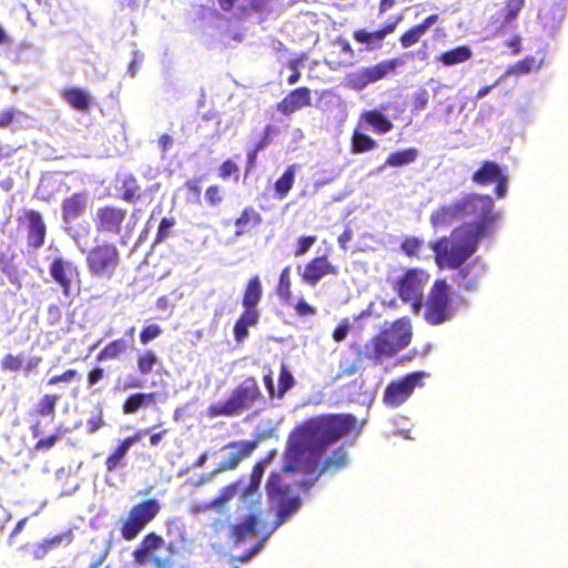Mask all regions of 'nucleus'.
Returning <instances> with one entry per match:
<instances>
[{
	"label": "nucleus",
	"instance_id": "f257e3e1",
	"mask_svg": "<svg viewBox=\"0 0 568 568\" xmlns=\"http://www.w3.org/2000/svg\"><path fill=\"white\" fill-rule=\"evenodd\" d=\"M356 425V418L346 414H329L305 420L290 434L294 436L292 454L305 448H315L321 454L328 445L348 434Z\"/></svg>",
	"mask_w": 568,
	"mask_h": 568
},
{
	"label": "nucleus",
	"instance_id": "f03ea898",
	"mask_svg": "<svg viewBox=\"0 0 568 568\" xmlns=\"http://www.w3.org/2000/svg\"><path fill=\"white\" fill-rule=\"evenodd\" d=\"M464 223L458 227L481 240L490 235L500 220L489 194L469 192L459 199Z\"/></svg>",
	"mask_w": 568,
	"mask_h": 568
},
{
	"label": "nucleus",
	"instance_id": "7ed1b4c3",
	"mask_svg": "<svg viewBox=\"0 0 568 568\" xmlns=\"http://www.w3.org/2000/svg\"><path fill=\"white\" fill-rule=\"evenodd\" d=\"M479 239L460 227H455L449 236L430 243L435 264L440 268L457 270L476 252Z\"/></svg>",
	"mask_w": 568,
	"mask_h": 568
},
{
	"label": "nucleus",
	"instance_id": "20e7f679",
	"mask_svg": "<svg viewBox=\"0 0 568 568\" xmlns=\"http://www.w3.org/2000/svg\"><path fill=\"white\" fill-rule=\"evenodd\" d=\"M263 296V285L258 275L251 276L243 290L242 312L233 326V336L241 344L248 337V328L258 324L261 312L258 304Z\"/></svg>",
	"mask_w": 568,
	"mask_h": 568
},
{
	"label": "nucleus",
	"instance_id": "39448f33",
	"mask_svg": "<svg viewBox=\"0 0 568 568\" xmlns=\"http://www.w3.org/2000/svg\"><path fill=\"white\" fill-rule=\"evenodd\" d=\"M262 393L257 381L250 376L241 382L222 404H213L207 407V415L211 418L220 416H239L258 402Z\"/></svg>",
	"mask_w": 568,
	"mask_h": 568
},
{
	"label": "nucleus",
	"instance_id": "423d86ee",
	"mask_svg": "<svg viewBox=\"0 0 568 568\" xmlns=\"http://www.w3.org/2000/svg\"><path fill=\"white\" fill-rule=\"evenodd\" d=\"M293 439L294 436L290 434L286 443L282 471L287 474L301 471L306 476H311V478L302 480L300 483V487L304 490H307L315 484V481L324 473L321 471V468H318L320 463L317 457L306 456L307 454L318 453V450H315V448H305L300 454H292V443L294 442Z\"/></svg>",
	"mask_w": 568,
	"mask_h": 568
},
{
	"label": "nucleus",
	"instance_id": "0eeeda50",
	"mask_svg": "<svg viewBox=\"0 0 568 568\" xmlns=\"http://www.w3.org/2000/svg\"><path fill=\"white\" fill-rule=\"evenodd\" d=\"M413 331L410 321L407 317L395 320L388 326H384L374 337L378 352L384 358L394 356L406 348L412 339Z\"/></svg>",
	"mask_w": 568,
	"mask_h": 568
},
{
	"label": "nucleus",
	"instance_id": "6e6552de",
	"mask_svg": "<svg viewBox=\"0 0 568 568\" xmlns=\"http://www.w3.org/2000/svg\"><path fill=\"white\" fill-rule=\"evenodd\" d=\"M429 274L418 267L407 268L393 285L399 298L409 304L413 312L418 314L423 308L424 288Z\"/></svg>",
	"mask_w": 568,
	"mask_h": 568
},
{
	"label": "nucleus",
	"instance_id": "1a4fd4ad",
	"mask_svg": "<svg viewBox=\"0 0 568 568\" xmlns=\"http://www.w3.org/2000/svg\"><path fill=\"white\" fill-rule=\"evenodd\" d=\"M452 302L449 284L445 278H437L425 301V321L430 325H439L448 321L454 313Z\"/></svg>",
	"mask_w": 568,
	"mask_h": 568
},
{
	"label": "nucleus",
	"instance_id": "9d476101",
	"mask_svg": "<svg viewBox=\"0 0 568 568\" xmlns=\"http://www.w3.org/2000/svg\"><path fill=\"white\" fill-rule=\"evenodd\" d=\"M160 510V503L155 498L144 499L133 505L121 524V537L126 541L135 539L159 515Z\"/></svg>",
	"mask_w": 568,
	"mask_h": 568
},
{
	"label": "nucleus",
	"instance_id": "9b49d317",
	"mask_svg": "<svg viewBox=\"0 0 568 568\" xmlns=\"http://www.w3.org/2000/svg\"><path fill=\"white\" fill-rule=\"evenodd\" d=\"M85 263L91 275L111 278L120 264V252L113 243L103 242L88 251Z\"/></svg>",
	"mask_w": 568,
	"mask_h": 568
},
{
	"label": "nucleus",
	"instance_id": "f8f14e48",
	"mask_svg": "<svg viewBox=\"0 0 568 568\" xmlns=\"http://www.w3.org/2000/svg\"><path fill=\"white\" fill-rule=\"evenodd\" d=\"M128 217V210L116 204H103L93 215V225L99 234L120 235Z\"/></svg>",
	"mask_w": 568,
	"mask_h": 568
},
{
	"label": "nucleus",
	"instance_id": "ddd939ff",
	"mask_svg": "<svg viewBox=\"0 0 568 568\" xmlns=\"http://www.w3.org/2000/svg\"><path fill=\"white\" fill-rule=\"evenodd\" d=\"M424 376L425 373L423 372H414L392 381L384 392L383 400L385 405L392 408L403 405L410 397L414 389L422 385Z\"/></svg>",
	"mask_w": 568,
	"mask_h": 568
},
{
	"label": "nucleus",
	"instance_id": "4468645a",
	"mask_svg": "<svg viewBox=\"0 0 568 568\" xmlns=\"http://www.w3.org/2000/svg\"><path fill=\"white\" fill-rule=\"evenodd\" d=\"M164 546V539L154 531L148 532L133 550L132 558L135 565L152 564L153 568H166L168 560L156 556V551Z\"/></svg>",
	"mask_w": 568,
	"mask_h": 568
},
{
	"label": "nucleus",
	"instance_id": "2eb2a0df",
	"mask_svg": "<svg viewBox=\"0 0 568 568\" xmlns=\"http://www.w3.org/2000/svg\"><path fill=\"white\" fill-rule=\"evenodd\" d=\"M18 224L26 231L29 247L38 250L44 245L47 225L41 212L33 209L24 210L18 217Z\"/></svg>",
	"mask_w": 568,
	"mask_h": 568
},
{
	"label": "nucleus",
	"instance_id": "dca6fc26",
	"mask_svg": "<svg viewBox=\"0 0 568 568\" xmlns=\"http://www.w3.org/2000/svg\"><path fill=\"white\" fill-rule=\"evenodd\" d=\"M471 181L481 186L496 183L495 195L503 199L507 194L508 176L505 174L498 163L494 161H484L478 170L471 175Z\"/></svg>",
	"mask_w": 568,
	"mask_h": 568
},
{
	"label": "nucleus",
	"instance_id": "f3484780",
	"mask_svg": "<svg viewBox=\"0 0 568 568\" xmlns=\"http://www.w3.org/2000/svg\"><path fill=\"white\" fill-rule=\"evenodd\" d=\"M338 266L333 264L326 255L311 258L300 272L301 281L310 286H315L326 276H337Z\"/></svg>",
	"mask_w": 568,
	"mask_h": 568
},
{
	"label": "nucleus",
	"instance_id": "a211bd4d",
	"mask_svg": "<svg viewBox=\"0 0 568 568\" xmlns=\"http://www.w3.org/2000/svg\"><path fill=\"white\" fill-rule=\"evenodd\" d=\"M50 276L58 284L64 296H70L73 281L79 282L80 272L78 266L62 257L52 260L49 268Z\"/></svg>",
	"mask_w": 568,
	"mask_h": 568
},
{
	"label": "nucleus",
	"instance_id": "6ab92c4d",
	"mask_svg": "<svg viewBox=\"0 0 568 568\" xmlns=\"http://www.w3.org/2000/svg\"><path fill=\"white\" fill-rule=\"evenodd\" d=\"M257 447L255 440H237L229 443L225 448L230 449L229 455L220 462L217 468L211 475L220 471L235 469L244 459L248 458Z\"/></svg>",
	"mask_w": 568,
	"mask_h": 568
},
{
	"label": "nucleus",
	"instance_id": "aec40b11",
	"mask_svg": "<svg viewBox=\"0 0 568 568\" xmlns=\"http://www.w3.org/2000/svg\"><path fill=\"white\" fill-rule=\"evenodd\" d=\"M223 12L231 13L239 21L247 20L252 14L266 16L271 12L270 0H247V3L236 8L240 0H216Z\"/></svg>",
	"mask_w": 568,
	"mask_h": 568
},
{
	"label": "nucleus",
	"instance_id": "412c9836",
	"mask_svg": "<svg viewBox=\"0 0 568 568\" xmlns=\"http://www.w3.org/2000/svg\"><path fill=\"white\" fill-rule=\"evenodd\" d=\"M89 207V194L79 191L65 196L61 202V219L64 224L72 225L85 215Z\"/></svg>",
	"mask_w": 568,
	"mask_h": 568
},
{
	"label": "nucleus",
	"instance_id": "4be33fe9",
	"mask_svg": "<svg viewBox=\"0 0 568 568\" xmlns=\"http://www.w3.org/2000/svg\"><path fill=\"white\" fill-rule=\"evenodd\" d=\"M312 105V91L307 87H298L290 91L276 104V110L283 115H291L298 110Z\"/></svg>",
	"mask_w": 568,
	"mask_h": 568
},
{
	"label": "nucleus",
	"instance_id": "5701e85b",
	"mask_svg": "<svg viewBox=\"0 0 568 568\" xmlns=\"http://www.w3.org/2000/svg\"><path fill=\"white\" fill-rule=\"evenodd\" d=\"M142 437L141 432H136L119 442L114 450L105 458L104 466L108 473H113L118 468L126 465V455L130 448Z\"/></svg>",
	"mask_w": 568,
	"mask_h": 568
},
{
	"label": "nucleus",
	"instance_id": "b1692460",
	"mask_svg": "<svg viewBox=\"0 0 568 568\" xmlns=\"http://www.w3.org/2000/svg\"><path fill=\"white\" fill-rule=\"evenodd\" d=\"M457 221H463L459 200L438 206L429 216V223L435 230L447 227Z\"/></svg>",
	"mask_w": 568,
	"mask_h": 568
},
{
	"label": "nucleus",
	"instance_id": "393cba45",
	"mask_svg": "<svg viewBox=\"0 0 568 568\" xmlns=\"http://www.w3.org/2000/svg\"><path fill=\"white\" fill-rule=\"evenodd\" d=\"M486 267L477 260L459 268L457 277L462 287L467 292H474L479 288L485 276Z\"/></svg>",
	"mask_w": 568,
	"mask_h": 568
},
{
	"label": "nucleus",
	"instance_id": "a878e982",
	"mask_svg": "<svg viewBox=\"0 0 568 568\" xmlns=\"http://www.w3.org/2000/svg\"><path fill=\"white\" fill-rule=\"evenodd\" d=\"M73 541V532L71 529H65L54 536L47 537L40 542L33 545V557L42 559L49 551L60 547L61 545H70Z\"/></svg>",
	"mask_w": 568,
	"mask_h": 568
},
{
	"label": "nucleus",
	"instance_id": "bb28decb",
	"mask_svg": "<svg viewBox=\"0 0 568 568\" xmlns=\"http://www.w3.org/2000/svg\"><path fill=\"white\" fill-rule=\"evenodd\" d=\"M439 16L433 13L426 17L420 23L413 26L407 31H405L400 38L399 42L403 48H410L419 42V40L426 34L432 26L438 22Z\"/></svg>",
	"mask_w": 568,
	"mask_h": 568
},
{
	"label": "nucleus",
	"instance_id": "cd10ccee",
	"mask_svg": "<svg viewBox=\"0 0 568 568\" xmlns=\"http://www.w3.org/2000/svg\"><path fill=\"white\" fill-rule=\"evenodd\" d=\"M362 123L378 134L388 133L394 129L392 120L378 109L364 111L359 116V124Z\"/></svg>",
	"mask_w": 568,
	"mask_h": 568
},
{
	"label": "nucleus",
	"instance_id": "c85d7f7f",
	"mask_svg": "<svg viewBox=\"0 0 568 568\" xmlns=\"http://www.w3.org/2000/svg\"><path fill=\"white\" fill-rule=\"evenodd\" d=\"M291 486L280 473H273L266 483V494L271 503H281L288 500Z\"/></svg>",
	"mask_w": 568,
	"mask_h": 568
},
{
	"label": "nucleus",
	"instance_id": "c756f323",
	"mask_svg": "<svg viewBox=\"0 0 568 568\" xmlns=\"http://www.w3.org/2000/svg\"><path fill=\"white\" fill-rule=\"evenodd\" d=\"M262 224V215L255 210L254 206H245L240 216L235 220V236H242L248 233L252 229Z\"/></svg>",
	"mask_w": 568,
	"mask_h": 568
},
{
	"label": "nucleus",
	"instance_id": "7c9ffc66",
	"mask_svg": "<svg viewBox=\"0 0 568 568\" xmlns=\"http://www.w3.org/2000/svg\"><path fill=\"white\" fill-rule=\"evenodd\" d=\"M131 341L116 338L109 342L97 355L99 362L119 359L121 356L132 349Z\"/></svg>",
	"mask_w": 568,
	"mask_h": 568
},
{
	"label": "nucleus",
	"instance_id": "2f4dec72",
	"mask_svg": "<svg viewBox=\"0 0 568 568\" xmlns=\"http://www.w3.org/2000/svg\"><path fill=\"white\" fill-rule=\"evenodd\" d=\"M30 432L34 438H39L33 446L34 450L37 452H44L51 449L63 434L61 427H57L54 432L49 436L41 437L43 430L41 428V422L39 419L32 423V425L30 426Z\"/></svg>",
	"mask_w": 568,
	"mask_h": 568
},
{
	"label": "nucleus",
	"instance_id": "473e14b6",
	"mask_svg": "<svg viewBox=\"0 0 568 568\" xmlns=\"http://www.w3.org/2000/svg\"><path fill=\"white\" fill-rule=\"evenodd\" d=\"M61 97L67 101L69 105L78 111L87 112L90 109L91 98L89 93L81 88H67L62 90Z\"/></svg>",
	"mask_w": 568,
	"mask_h": 568
},
{
	"label": "nucleus",
	"instance_id": "72a5a7b5",
	"mask_svg": "<svg viewBox=\"0 0 568 568\" xmlns=\"http://www.w3.org/2000/svg\"><path fill=\"white\" fill-rule=\"evenodd\" d=\"M156 393H134L126 397L122 404V412L125 415L135 414L141 407L146 405H154Z\"/></svg>",
	"mask_w": 568,
	"mask_h": 568
},
{
	"label": "nucleus",
	"instance_id": "f704fd0d",
	"mask_svg": "<svg viewBox=\"0 0 568 568\" xmlns=\"http://www.w3.org/2000/svg\"><path fill=\"white\" fill-rule=\"evenodd\" d=\"M473 51L468 45H458L439 54L437 60L445 67H452L468 61Z\"/></svg>",
	"mask_w": 568,
	"mask_h": 568
},
{
	"label": "nucleus",
	"instance_id": "c9c22d12",
	"mask_svg": "<svg viewBox=\"0 0 568 568\" xmlns=\"http://www.w3.org/2000/svg\"><path fill=\"white\" fill-rule=\"evenodd\" d=\"M258 518L255 515H248L244 521L232 527V538L235 542H242L247 537L254 536L258 526Z\"/></svg>",
	"mask_w": 568,
	"mask_h": 568
},
{
	"label": "nucleus",
	"instance_id": "e433bc0d",
	"mask_svg": "<svg viewBox=\"0 0 568 568\" xmlns=\"http://www.w3.org/2000/svg\"><path fill=\"white\" fill-rule=\"evenodd\" d=\"M16 254L9 251H0V271L17 287L21 286L18 268L14 264Z\"/></svg>",
	"mask_w": 568,
	"mask_h": 568
},
{
	"label": "nucleus",
	"instance_id": "4c0bfd02",
	"mask_svg": "<svg viewBox=\"0 0 568 568\" xmlns=\"http://www.w3.org/2000/svg\"><path fill=\"white\" fill-rule=\"evenodd\" d=\"M122 193L120 199L128 203H136L142 197L141 185L133 174L123 178L121 183Z\"/></svg>",
	"mask_w": 568,
	"mask_h": 568
},
{
	"label": "nucleus",
	"instance_id": "58836bf2",
	"mask_svg": "<svg viewBox=\"0 0 568 568\" xmlns=\"http://www.w3.org/2000/svg\"><path fill=\"white\" fill-rule=\"evenodd\" d=\"M398 65L397 59H390L381 61L374 65L366 67V74L371 83L379 81L386 78L388 74L394 73L396 67Z\"/></svg>",
	"mask_w": 568,
	"mask_h": 568
},
{
	"label": "nucleus",
	"instance_id": "ea45409f",
	"mask_svg": "<svg viewBox=\"0 0 568 568\" xmlns=\"http://www.w3.org/2000/svg\"><path fill=\"white\" fill-rule=\"evenodd\" d=\"M418 158V150L415 148H407L404 150L392 152L384 166L400 168L414 163Z\"/></svg>",
	"mask_w": 568,
	"mask_h": 568
},
{
	"label": "nucleus",
	"instance_id": "a19ab883",
	"mask_svg": "<svg viewBox=\"0 0 568 568\" xmlns=\"http://www.w3.org/2000/svg\"><path fill=\"white\" fill-rule=\"evenodd\" d=\"M291 286V267L285 266L281 271L278 282L275 286L276 295L278 296L280 301L285 305H291L293 301V293Z\"/></svg>",
	"mask_w": 568,
	"mask_h": 568
},
{
	"label": "nucleus",
	"instance_id": "79ce46f5",
	"mask_svg": "<svg viewBox=\"0 0 568 568\" xmlns=\"http://www.w3.org/2000/svg\"><path fill=\"white\" fill-rule=\"evenodd\" d=\"M542 67V60L537 61L535 57L527 55L516 63L509 65L506 70V74L521 77L530 73L532 70L539 71Z\"/></svg>",
	"mask_w": 568,
	"mask_h": 568
},
{
	"label": "nucleus",
	"instance_id": "37998d69",
	"mask_svg": "<svg viewBox=\"0 0 568 568\" xmlns=\"http://www.w3.org/2000/svg\"><path fill=\"white\" fill-rule=\"evenodd\" d=\"M158 365H161V359L153 349H144L136 354V369L141 375L151 374Z\"/></svg>",
	"mask_w": 568,
	"mask_h": 568
},
{
	"label": "nucleus",
	"instance_id": "c03bdc74",
	"mask_svg": "<svg viewBox=\"0 0 568 568\" xmlns=\"http://www.w3.org/2000/svg\"><path fill=\"white\" fill-rule=\"evenodd\" d=\"M296 164L288 165L283 174L275 181L274 191L278 199H284L292 190L295 181Z\"/></svg>",
	"mask_w": 568,
	"mask_h": 568
},
{
	"label": "nucleus",
	"instance_id": "a18cd8bd",
	"mask_svg": "<svg viewBox=\"0 0 568 568\" xmlns=\"http://www.w3.org/2000/svg\"><path fill=\"white\" fill-rule=\"evenodd\" d=\"M60 396L57 394H44L33 409L34 415L42 417H50L51 420L55 418V408Z\"/></svg>",
	"mask_w": 568,
	"mask_h": 568
},
{
	"label": "nucleus",
	"instance_id": "49530a36",
	"mask_svg": "<svg viewBox=\"0 0 568 568\" xmlns=\"http://www.w3.org/2000/svg\"><path fill=\"white\" fill-rule=\"evenodd\" d=\"M384 356L378 352L375 341L371 338L363 346L356 347V362L362 364L365 361H372L375 364H381Z\"/></svg>",
	"mask_w": 568,
	"mask_h": 568
},
{
	"label": "nucleus",
	"instance_id": "de8ad7c7",
	"mask_svg": "<svg viewBox=\"0 0 568 568\" xmlns=\"http://www.w3.org/2000/svg\"><path fill=\"white\" fill-rule=\"evenodd\" d=\"M347 453L343 446L336 448L332 456L327 457L322 466L321 471L334 473L343 468L347 464Z\"/></svg>",
	"mask_w": 568,
	"mask_h": 568
},
{
	"label": "nucleus",
	"instance_id": "09e8293b",
	"mask_svg": "<svg viewBox=\"0 0 568 568\" xmlns=\"http://www.w3.org/2000/svg\"><path fill=\"white\" fill-rule=\"evenodd\" d=\"M351 142L353 153H365L377 148V142L373 138L358 130L353 131Z\"/></svg>",
	"mask_w": 568,
	"mask_h": 568
},
{
	"label": "nucleus",
	"instance_id": "8fccbe9b",
	"mask_svg": "<svg viewBox=\"0 0 568 568\" xmlns=\"http://www.w3.org/2000/svg\"><path fill=\"white\" fill-rule=\"evenodd\" d=\"M280 508L276 513L275 526L282 525L291 515H293L301 506V500L297 496L291 497L288 500L276 503Z\"/></svg>",
	"mask_w": 568,
	"mask_h": 568
},
{
	"label": "nucleus",
	"instance_id": "3c124183",
	"mask_svg": "<svg viewBox=\"0 0 568 568\" xmlns=\"http://www.w3.org/2000/svg\"><path fill=\"white\" fill-rule=\"evenodd\" d=\"M525 6V0H505V7L501 9V26L510 24L515 21Z\"/></svg>",
	"mask_w": 568,
	"mask_h": 568
},
{
	"label": "nucleus",
	"instance_id": "603ef678",
	"mask_svg": "<svg viewBox=\"0 0 568 568\" xmlns=\"http://www.w3.org/2000/svg\"><path fill=\"white\" fill-rule=\"evenodd\" d=\"M353 38L358 43L371 45L372 49H378L383 45L381 33L377 30L368 32L364 29L355 30Z\"/></svg>",
	"mask_w": 568,
	"mask_h": 568
},
{
	"label": "nucleus",
	"instance_id": "864d4df0",
	"mask_svg": "<svg viewBox=\"0 0 568 568\" xmlns=\"http://www.w3.org/2000/svg\"><path fill=\"white\" fill-rule=\"evenodd\" d=\"M295 379L287 366L282 363L280 376H278V385L276 388V398H283L285 394L294 386Z\"/></svg>",
	"mask_w": 568,
	"mask_h": 568
},
{
	"label": "nucleus",
	"instance_id": "5fc2aeb1",
	"mask_svg": "<svg viewBox=\"0 0 568 568\" xmlns=\"http://www.w3.org/2000/svg\"><path fill=\"white\" fill-rule=\"evenodd\" d=\"M224 190L219 184H212L206 187L204 192V199L209 206H220L224 201Z\"/></svg>",
	"mask_w": 568,
	"mask_h": 568
},
{
	"label": "nucleus",
	"instance_id": "6e6d98bb",
	"mask_svg": "<svg viewBox=\"0 0 568 568\" xmlns=\"http://www.w3.org/2000/svg\"><path fill=\"white\" fill-rule=\"evenodd\" d=\"M424 245V241L416 236H405L400 243V251L408 257H415Z\"/></svg>",
	"mask_w": 568,
	"mask_h": 568
},
{
	"label": "nucleus",
	"instance_id": "4d7b16f0",
	"mask_svg": "<svg viewBox=\"0 0 568 568\" xmlns=\"http://www.w3.org/2000/svg\"><path fill=\"white\" fill-rule=\"evenodd\" d=\"M236 494V484H230L221 490L220 495L211 500V505L214 506V509L221 510L226 504L233 499Z\"/></svg>",
	"mask_w": 568,
	"mask_h": 568
},
{
	"label": "nucleus",
	"instance_id": "13d9d810",
	"mask_svg": "<svg viewBox=\"0 0 568 568\" xmlns=\"http://www.w3.org/2000/svg\"><path fill=\"white\" fill-rule=\"evenodd\" d=\"M278 133H280V130L276 125L266 124L263 128V132H262L260 139L254 143L253 148L257 149L258 151L264 150L272 143L273 138L276 136Z\"/></svg>",
	"mask_w": 568,
	"mask_h": 568
},
{
	"label": "nucleus",
	"instance_id": "bf43d9fd",
	"mask_svg": "<svg viewBox=\"0 0 568 568\" xmlns=\"http://www.w3.org/2000/svg\"><path fill=\"white\" fill-rule=\"evenodd\" d=\"M0 366L3 372L18 373L23 368V356L7 354L2 357Z\"/></svg>",
	"mask_w": 568,
	"mask_h": 568
},
{
	"label": "nucleus",
	"instance_id": "052dcab7",
	"mask_svg": "<svg viewBox=\"0 0 568 568\" xmlns=\"http://www.w3.org/2000/svg\"><path fill=\"white\" fill-rule=\"evenodd\" d=\"M429 93L425 88L417 89L412 95V111L417 113L428 105Z\"/></svg>",
	"mask_w": 568,
	"mask_h": 568
},
{
	"label": "nucleus",
	"instance_id": "680f3d73",
	"mask_svg": "<svg viewBox=\"0 0 568 568\" xmlns=\"http://www.w3.org/2000/svg\"><path fill=\"white\" fill-rule=\"evenodd\" d=\"M163 333V329L158 324L145 325L140 332V343L148 345Z\"/></svg>",
	"mask_w": 568,
	"mask_h": 568
},
{
	"label": "nucleus",
	"instance_id": "e2e57ef3",
	"mask_svg": "<svg viewBox=\"0 0 568 568\" xmlns=\"http://www.w3.org/2000/svg\"><path fill=\"white\" fill-rule=\"evenodd\" d=\"M240 171L239 165L232 160H224L217 169V175L222 180H226L233 175H236Z\"/></svg>",
	"mask_w": 568,
	"mask_h": 568
},
{
	"label": "nucleus",
	"instance_id": "0e129e2a",
	"mask_svg": "<svg viewBox=\"0 0 568 568\" xmlns=\"http://www.w3.org/2000/svg\"><path fill=\"white\" fill-rule=\"evenodd\" d=\"M348 83L356 90H362L367 84H369L371 81L367 78L365 68H362L356 72L348 74Z\"/></svg>",
	"mask_w": 568,
	"mask_h": 568
},
{
	"label": "nucleus",
	"instance_id": "69168bd1",
	"mask_svg": "<svg viewBox=\"0 0 568 568\" xmlns=\"http://www.w3.org/2000/svg\"><path fill=\"white\" fill-rule=\"evenodd\" d=\"M78 376H79L78 371L73 369V368H70V369H67V371H64L63 373H61L59 375L51 376L48 379L47 385L48 386H54V385H57L59 383H71Z\"/></svg>",
	"mask_w": 568,
	"mask_h": 568
},
{
	"label": "nucleus",
	"instance_id": "338daca9",
	"mask_svg": "<svg viewBox=\"0 0 568 568\" xmlns=\"http://www.w3.org/2000/svg\"><path fill=\"white\" fill-rule=\"evenodd\" d=\"M317 242V237L315 235L302 236L298 239L297 247L294 251L295 256L305 255L310 248Z\"/></svg>",
	"mask_w": 568,
	"mask_h": 568
},
{
	"label": "nucleus",
	"instance_id": "774afa93",
	"mask_svg": "<svg viewBox=\"0 0 568 568\" xmlns=\"http://www.w3.org/2000/svg\"><path fill=\"white\" fill-rule=\"evenodd\" d=\"M174 225V220L171 219V217H163L160 222V225H159V229H158V233L155 235V240L154 242L155 243H160L162 241H164L169 234H170V230L171 227Z\"/></svg>",
	"mask_w": 568,
	"mask_h": 568
}]
</instances>
